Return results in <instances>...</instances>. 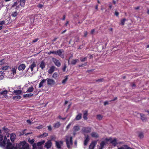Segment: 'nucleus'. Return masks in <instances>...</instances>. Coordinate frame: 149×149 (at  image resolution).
<instances>
[{"label":"nucleus","instance_id":"338daca9","mask_svg":"<svg viewBox=\"0 0 149 149\" xmlns=\"http://www.w3.org/2000/svg\"><path fill=\"white\" fill-rule=\"evenodd\" d=\"M117 97H116L113 99L110 100V102L115 101L116 100H117Z\"/></svg>","mask_w":149,"mask_h":149},{"label":"nucleus","instance_id":"f03ea898","mask_svg":"<svg viewBox=\"0 0 149 149\" xmlns=\"http://www.w3.org/2000/svg\"><path fill=\"white\" fill-rule=\"evenodd\" d=\"M66 142L67 147L69 148H70V145L72 144V137L66 136Z\"/></svg>","mask_w":149,"mask_h":149},{"label":"nucleus","instance_id":"a878e982","mask_svg":"<svg viewBox=\"0 0 149 149\" xmlns=\"http://www.w3.org/2000/svg\"><path fill=\"white\" fill-rule=\"evenodd\" d=\"M33 94H26L23 95V97L24 98H29L30 97L33 96Z\"/></svg>","mask_w":149,"mask_h":149},{"label":"nucleus","instance_id":"13d9d810","mask_svg":"<svg viewBox=\"0 0 149 149\" xmlns=\"http://www.w3.org/2000/svg\"><path fill=\"white\" fill-rule=\"evenodd\" d=\"M17 2H15L14 3L12 6V7H14L15 6H17Z\"/></svg>","mask_w":149,"mask_h":149},{"label":"nucleus","instance_id":"774afa93","mask_svg":"<svg viewBox=\"0 0 149 149\" xmlns=\"http://www.w3.org/2000/svg\"><path fill=\"white\" fill-rule=\"evenodd\" d=\"M95 32V29H93L91 30V34H93Z\"/></svg>","mask_w":149,"mask_h":149},{"label":"nucleus","instance_id":"0e129e2a","mask_svg":"<svg viewBox=\"0 0 149 149\" xmlns=\"http://www.w3.org/2000/svg\"><path fill=\"white\" fill-rule=\"evenodd\" d=\"M88 34V32L87 31H85L84 32V36L85 37H86L87 35Z\"/></svg>","mask_w":149,"mask_h":149},{"label":"nucleus","instance_id":"423d86ee","mask_svg":"<svg viewBox=\"0 0 149 149\" xmlns=\"http://www.w3.org/2000/svg\"><path fill=\"white\" fill-rule=\"evenodd\" d=\"M63 52V49H60L56 51V55H58L60 57L63 58L64 57L63 55H62Z\"/></svg>","mask_w":149,"mask_h":149},{"label":"nucleus","instance_id":"c03bdc74","mask_svg":"<svg viewBox=\"0 0 149 149\" xmlns=\"http://www.w3.org/2000/svg\"><path fill=\"white\" fill-rule=\"evenodd\" d=\"M87 62H86L85 63H84L83 64H82L79 65H78V67L79 68L82 67H84V66H85L87 65Z\"/></svg>","mask_w":149,"mask_h":149},{"label":"nucleus","instance_id":"79ce46f5","mask_svg":"<svg viewBox=\"0 0 149 149\" xmlns=\"http://www.w3.org/2000/svg\"><path fill=\"white\" fill-rule=\"evenodd\" d=\"M58 76V74L57 72H55L54 73L53 75H52V77L53 78H54V79H56L57 77Z\"/></svg>","mask_w":149,"mask_h":149},{"label":"nucleus","instance_id":"7c9ffc66","mask_svg":"<svg viewBox=\"0 0 149 149\" xmlns=\"http://www.w3.org/2000/svg\"><path fill=\"white\" fill-rule=\"evenodd\" d=\"M103 116L100 114L98 115L97 116V119L99 120H101L102 119Z\"/></svg>","mask_w":149,"mask_h":149},{"label":"nucleus","instance_id":"2f4dec72","mask_svg":"<svg viewBox=\"0 0 149 149\" xmlns=\"http://www.w3.org/2000/svg\"><path fill=\"white\" fill-rule=\"evenodd\" d=\"M126 20V19L125 18H124L123 19H121L120 20V24L122 25H124L125 24V22Z\"/></svg>","mask_w":149,"mask_h":149},{"label":"nucleus","instance_id":"58836bf2","mask_svg":"<svg viewBox=\"0 0 149 149\" xmlns=\"http://www.w3.org/2000/svg\"><path fill=\"white\" fill-rule=\"evenodd\" d=\"M4 77V74L3 72H0V80L2 79Z\"/></svg>","mask_w":149,"mask_h":149},{"label":"nucleus","instance_id":"4be33fe9","mask_svg":"<svg viewBox=\"0 0 149 149\" xmlns=\"http://www.w3.org/2000/svg\"><path fill=\"white\" fill-rule=\"evenodd\" d=\"M91 136L93 137L97 138L99 137V135L97 133L94 132H93L91 133Z\"/></svg>","mask_w":149,"mask_h":149},{"label":"nucleus","instance_id":"9b49d317","mask_svg":"<svg viewBox=\"0 0 149 149\" xmlns=\"http://www.w3.org/2000/svg\"><path fill=\"white\" fill-rule=\"evenodd\" d=\"M107 143L106 142L102 141L100 144V146H98V149H102L106 145Z\"/></svg>","mask_w":149,"mask_h":149},{"label":"nucleus","instance_id":"052dcab7","mask_svg":"<svg viewBox=\"0 0 149 149\" xmlns=\"http://www.w3.org/2000/svg\"><path fill=\"white\" fill-rule=\"evenodd\" d=\"M109 104L108 101H106L104 102V105L105 106L108 105Z\"/></svg>","mask_w":149,"mask_h":149},{"label":"nucleus","instance_id":"f257e3e1","mask_svg":"<svg viewBox=\"0 0 149 149\" xmlns=\"http://www.w3.org/2000/svg\"><path fill=\"white\" fill-rule=\"evenodd\" d=\"M3 136L0 134V146L4 147L7 144L6 149H29V145L25 141H23L18 144H16V146L10 142V140L7 139L6 136L4 137L3 140Z\"/></svg>","mask_w":149,"mask_h":149},{"label":"nucleus","instance_id":"a18cd8bd","mask_svg":"<svg viewBox=\"0 0 149 149\" xmlns=\"http://www.w3.org/2000/svg\"><path fill=\"white\" fill-rule=\"evenodd\" d=\"M3 129L4 130L5 132L6 133H8L9 131V129H8L6 127H4L3 128Z\"/></svg>","mask_w":149,"mask_h":149},{"label":"nucleus","instance_id":"6e6552de","mask_svg":"<svg viewBox=\"0 0 149 149\" xmlns=\"http://www.w3.org/2000/svg\"><path fill=\"white\" fill-rule=\"evenodd\" d=\"M91 129L90 127H84L82 129L83 132L86 133H89L91 132Z\"/></svg>","mask_w":149,"mask_h":149},{"label":"nucleus","instance_id":"37998d69","mask_svg":"<svg viewBox=\"0 0 149 149\" xmlns=\"http://www.w3.org/2000/svg\"><path fill=\"white\" fill-rule=\"evenodd\" d=\"M60 125V124L59 122H58L56 123L54 125V127L55 128H58Z\"/></svg>","mask_w":149,"mask_h":149},{"label":"nucleus","instance_id":"aec40b11","mask_svg":"<svg viewBox=\"0 0 149 149\" xmlns=\"http://www.w3.org/2000/svg\"><path fill=\"white\" fill-rule=\"evenodd\" d=\"M17 69V67L16 66H12L11 71H12V73L14 74L16 73V70Z\"/></svg>","mask_w":149,"mask_h":149},{"label":"nucleus","instance_id":"4468645a","mask_svg":"<svg viewBox=\"0 0 149 149\" xmlns=\"http://www.w3.org/2000/svg\"><path fill=\"white\" fill-rule=\"evenodd\" d=\"M140 115L141 116V119L143 121H146L147 120V118L144 114L140 113Z\"/></svg>","mask_w":149,"mask_h":149},{"label":"nucleus","instance_id":"09e8293b","mask_svg":"<svg viewBox=\"0 0 149 149\" xmlns=\"http://www.w3.org/2000/svg\"><path fill=\"white\" fill-rule=\"evenodd\" d=\"M103 79L101 78L97 80H96L95 81L97 82H102L103 81Z\"/></svg>","mask_w":149,"mask_h":149},{"label":"nucleus","instance_id":"c9c22d12","mask_svg":"<svg viewBox=\"0 0 149 149\" xmlns=\"http://www.w3.org/2000/svg\"><path fill=\"white\" fill-rule=\"evenodd\" d=\"M18 13L16 11L13 12L11 14V16L13 17H15L17 15Z\"/></svg>","mask_w":149,"mask_h":149},{"label":"nucleus","instance_id":"bf43d9fd","mask_svg":"<svg viewBox=\"0 0 149 149\" xmlns=\"http://www.w3.org/2000/svg\"><path fill=\"white\" fill-rule=\"evenodd\" d=\"M38 40H39L38 38H36L35 39L33 40V41H32V42L33 43L36 42H37Z\"/></svg>","mask_w":149,"mask_h":149},{"label":"nucleus","instance_id":"a211bd4d","mask_svg":"<svg viewBox=\"0 0 149 149\" xmlns=\"http://www.w3.org/2000/svg\"><path fill=\"white\" fill-rule=\"evenodd\" d=\"M37 145L36 143H34L33 145L32 149H43L42 147V146H38L37 147Z\"/></svg>","mask_w":149,"mask_h":149},{"label":"nucleus","instance_id":"9d476101","mask_svg":"<svg viewBox=\"0 0 149 149\" xmlns=\"http://www.w3.org/2000/svg\"><path fill=\"white\" fill-rule=\"evenodd\" d=\"M97 142L95 141H92L89 146V149H94L96 144Z\"/></svg>","mask_w":149,"mask_h":149},{"label":"nucleus","instance_id":"8fccbe9b","mask_svg":"<svg viewBox=\"0 0 149 149\" xmlns=\"http://www.w3.org/2000/svg\"><path fill=\"white\" fill-rule=\"evenodd\" d=\"M4 59H3L0 61V65H2L4 63Z\"/></svg>","mask_w":149,"mask_h":149},{"label":"nucleus","instance_id":"7ed1b4c3","mask_svg":"<svg viewBox=\"0 0 149 149\" xmlns=\"http://www.w3.org/2000/svg\"><path fill=\"white\" fill-rule=\"evenodd\" d=\"M105 141L106 142L109 141L110 143L112 144L114 146H116L118 144V143L117 141V139L116 138H114L113 140H112L111 138L109 139L106 138L105 139Z\"/></svg>","mask_w":149,"mask_h":149},{"label":"nucleus","instance_id":"c756f323","mask_svg":"<svg viewBox=\"0 0 149 149\" xmlns=\"http://www.w3.org/2000/svg\"><path fill=\"white\" fill-rule=\"evenodd\" d=\"M10 68V67L9 66H3L1 68V69L5 71L8 69V68Z\"/></svg>","mask_w":149,"mask_h":149},{"label":"nucleus","instance_id":"6e6d98bb","mask_svg":"<svg viewBox=\"0 0 149 149\" xmlns=\"http://www.w3.org/2000/svg\"><path fill=\"white\" fill-rule=\"evenodd\" d=\"M71 124V123H70L66 127L67 130H68L70 128Z\"/></svg>","mask_w":149,"mask_h":149},{"label":"nucleus","instance_id":"ddd939ff","mask_svg":"<svg viewBox=\"0 0 149 149\" xmlns=\"http://www.w3.org/2000/svg\"><path fill=\"white\" fill-rule=\"evenodd\" d=\"M26 66L24 64H22L20 65L18 67V69L19 70L23 71L25 69Z\"/></svg>","mask_w":149,"mask_h":149},{"label":"nucleus","instance_id":"69168bd1","mask_svg":"<svg viewBox=\"0 0 149 149\" xmlns=\"http://www.w3.org/2000/svg\"><path fill=\"white\" fill-rule=\"evenodd\" d=\"M42 126L40 125V126L37 127L36 128L38 129H40L42 128Z\"/></svg>","mask_w":149,"mask_h":149},{"label":"nucleus","instance_id":"39448f33","mask_svg":"<svg viewBox=\"0 0 149 149\" xmlns=\"http://www.w3.org/2000/svg\"><path fill=\"white\" fill-rule=\"evenodd\" d=\"M85 139L84 141V145L85 146H86L88 142L90 139L88 135L84 134Z\"/></svg>","mask_w":149,"mask_h":149},{"label":"nucleus","instance_id":"e433bc0d","mask_svg":"<svg viewBox=\"0 0 149 149\" xmlns=\"http://www.w3.org/2000/svg\"><path fill=\"white\" fill-rule=\"evenodd\" d=\"M48 135V133L46 132L42 134L40 136L41 137H43L45 136H47Z\"/></svg>","mask_w":149,"mask_h":149},{"label":"nucleus","instance_id":"473e14b6","mask_svg":"<svg viewBox=\"0 0 149 149\" xmlns=\"http://www.w3.org/2000/svg\"><path fill=\"white\" fill-rule=\"evenodd\" d=\"M68 79V76H66L65 77V78L62 81V83L63 84H65L67 81Z\"/></svg>","mask_w":149,"mask_h":149},{"label":"nucleus","instance_id":"cd10ccee","mask_svg":"<svg viewBox=\"0 0 149 149\" xmlns=\"http://www.w3.org/2000/svg\"><path fill=\"white\" fill-rule=\"evenodd\" d=\"M26 0H20V4L22 6L24 7V6Z\"/></svg>","mask_w":149,"mask_h":149},{"label":"nucleus","instance_id":"f3484780","mask_svg":"<svg viewBox=\"0 0 149 149\" xmlns=\"http://www.w3.org/2000/svg\"><path fill=\"white\" fill-rule=\"evenodd\" d=\"M16 135L15 134L12 133L10 135V139L12 142H13L16 138Z\"/></svg>","mask_w":149,"mask_h":149},{"label":"nucleus","instance_id":"72a5a7b5","mask_svg":"<svg viewBox=\"0 0 149 149\" xmlns=\"http://www.w3.org/2000/svg\"><path fill=\"white\" fill-rule=\"evenodd\" d=\"M74 131L76 132L80 130V128L78 126H74L73 127Z\"/></svg>","mask_w":149,"mask_h":149},{"label":"nucleus","instance_id":"20e7f679","mask_svg":"<svg viewBox=\"0 0 149 149\" xmlns=\"http://www.w3.org/2000/svg\"><path fill=\"white\" fill-rule=\"evenodd\" d=\"M52 60L55 65H56V66L59 67L61 66V63L59 60L56 59L55 58H52Z\"/></svg>","mask_w":149,"mask_h":149},{"label":"nucleus","instance_id":"6ab92c4d","mask_svg":"<svg viewBox=\"0 0 149 149\" xmlns=\"http://www.w3.org/2000/svg\"><path fill=\"white\" fill-rule=\"evenodd\" d=\"M88 115V111L86 110L84 111L83 115V118L84 120H86L88 119L87 116Z\"/></svg>","mask_w":149,"mask_h":149},{"label":"nucleus","instance_id":"e2e57ef3","mask_svg":"<svg viewBox=\"0 0 149 149\" xmlns=\"http://www.w3.org/2000/svg\"><path fill=\"white\" fill-rule=\"evenodd\" d=\"M48 130L50 131H51L52 130V128L50 125H49L48 126Z\"/></svg>","mask_w":149,"mask_h":149},{"label":"nucleus","instance_id":"864d4df0","mask_svg":"<svg viewBox=\"0 0 149 149\" xmlns=\"http://www.w3.org/2000/svg\"><path fill=\"white\" fill-rule=\"evenodd\" d=\"M43 4H39L37 6V7L38 8H41L43 7Z\"/></svg>","mask_w":149,"mask_h":149},{"label":"nucleus","instance_id":"393cba45","mask_svg":"<svg viewBox=\"0 0 149 149\" xmlns=\"http://www.w3.org/2000/svg\"><path fill=\"white\" fill-rule=\"evenodd\" d=\"M79 61L78 59H73L71 61V63L72 65H74L76 64L77 62Z\"/></svg>","mask_w":149,"mask_h":149},{"label":"nucleus","instance_id":"a19ab883","mask_svg":"<svg viewBox=\"0 0 149 149\" xmlns=\"http://www.w3.org/2000/svg\"><path fill=\"white\" fill-rule=\"evenodd\" d=\"M139 136L140 139H142L144 137V135L142 132H140L139 133Z\"/></svg>","mask_w":149,"mask_h":149},{"label":"nucleus","instance_id":"4c0bfd02","mask_svg":"<svg viewBox=\"0 0 149 149\" xmlns=\"http://www.w3.org/2000/svg\"><path fill=\"white\" fill-rule=\"evenodd\" d=\"M28 140V142L31 144H33L35 141L33 139H31L30 138H29Z\"/></svg>","mask_w":149,"mask_h":149},{"label":"nucleus","instance_id":"5701e85b","mask_svg":"<svg viewBox=\"0 0 149 149\" xmlns=\"http://www.w3.org/2000/svg\"><path fill=\"white\" fill-rule=\"evenodd\" d=\"M45 64L44 61H42L41 62L40 67L42 69H43L45 67Z\"/></svg>","mask_w":149,"mask_h":149},{"label":"nucleus","instance_id":"bb28decb","mask_svg":"<svg viewBox=\"0 0 149 149\" xmlns=\"http://www.w3.org/2000/svg\"><path fill=\"white\" fill-rule=\"evenodd\" d=\"M45 141L44 140H42L40 142H38L36 145L37 146H42L41 145L44 144L45 142Z\"/></svg>","mask_w":149,"mask_h":149},{"label":"nucleus","instance_id":"412c9836","mask_svg":"<svg viewBox=\"0 0 149 149\" xmlns=\"http://www.w3.org/2000/svg\"><path fill=\"white\" fill-rule=\"evenodd\" d=\"M46 79H43L40 82L39 85V87L41 88L43 86L44 83H45Z\"/></svg>","mask_w":149,"mask_h":149},{"label":"nucleus","instance_id":"603ef678","mask_svg":"<svg viewBox=\"0 0 149 149\" xmlns=\"http://www.w3.org/2000/svg\"><path fill=\"white\" fill-rule=\"evenodd\" d=\"M56 54V51H50L48 53L49 54Z\"/></svg>","mask_w":149,"mask_h":149},{"label":"nucleus","instance_id":"0eeeda50","mask_svg":"<svg viewBox=\"0 0 149 149\" xmlns=\"http://www.w3.org/2000/svg\"><path fill=\"white\" fill-rule=\"evenodd\" d=\"M47 84L50 86H52L55 84V81L52 79H47Z\"/></svg>","mask_w":149,"mask_h":149},{"label":"nucleus","instance_id":"ea45409f","mask_svg":"<svg viewBox=\"0 0 149 149\" xmlns=\"http://www.w3.org/2000/svg\"><path fill=\"white\" fill-rule=\"evenodd\" d=\"M22 91L21 90H15L13 91V93H22Z\"/></svg>","mask_w":149,"mask_h":149},{"label":"nucleus","instance_id":"f8f14e48","mask_svg":"<svg viewBox=\"0 0 149 149\" xmlns=\"http://www.w3.org/2000/svg\"><path fill=\"white\" fill-rule=\"evenodd\" d=\"M36 66V64L35 61H33L29 66V68L31 69V71L32 72L33 70V68Z\"/></svg>","mask_w":149,"mask_h":149},{"label":"nucleus","instance_id":"5fc2aeb1","mask_svg":"<svg viewBox=\"0 0 149 149\" xmlns=\"http://www.w3.org/2000/svg\"><path fill=\"white\" fill-rule=\"evenodd\" d=\"M8 92V91L6 90H3L0 93H7Z\"/></svg>","mask_w":149,"mask_h":149},{"label":"nucleus","instance_id":"2eb2a0df","mask_svg":"<svg viewBox=\"0 0 149 149\" xmlns=\"http://www.w3.org/2000/svg\"><path fill=\"white\" fill-rule=\"evenodd\" d=\"M60 144L62 145L63 144V141H60L59 142L56 141V146L58 149H61V146Z\"/></svg>","mask_w":149,"mask_h":149},{"label":"nucleus","instance_id":"1a4fd4ad","mask_svg":"<svg viewBox=\"0 0 149 149\" xmlns=\"http://www.w3.org/2000/svg\"><path fill=\"white\" fill-rule=\"evenodd\" d=\"M52 144L51 141L49 140L45 143V147L47 149H49L51 147Z\"/></svg>","mask_w":149,"mask_h":149},{"label":"nucleus","instance_id":"dca6fc26","mask_svg":"<svg viewBox=\"0 0 149 149\" xmlns=\"http://www.w3.org/2000/svg\"><path fill=\"white\" fill-rule=\"evenodd\" d=\"M55 68V67L54 66H52L48 70L49 73L52 74L54 71Z\"/></svg>","mask_w":149,"mask_h":149},{"label":"nucleus","instance_id":"3c124183","mask_svg":"<svg viewBox=\"0 0 149 149\" xmlns=\"http://www.w3.org/2000/svg\"><path fill=\"white\" fill-rule=\"evenodd\" d=\"M67 68V66L65 64H64V66L62 68V70L63 72H65V71L66 69Z\"/></svg>","mask_w":149,"mask_h":149},{"label":"nucleus","instance_id":"c85d7f7f","mask_svg":"<svg viewBox=\"0 0 149 149\" xmlns=\"http://www.w3.org/2000/svg\"><path fill=\"white\" fill-rule=\"evenodd\" d=\"M33 90V87L31 86L28 88L27 91H26L27 92L31 93L32 92Z\"/></svg>","mask_w":149,"mask_h":149},{"label":"nucleus","instance_id":"b1692460","mask_svg":"<svg viewBox=\"0 0 149 149\" xmlns=\"http://www.w3.org/2000/svg\"><path fill=\"white\" fill-rule=\"evenodd\" d=\"M82 114L81 113H79L77 115L75 118V119L77 120H79L81 119V118Z\"/></svg>","mask_w":149,"mask_h":149},{"label":"nucleus","instance_id":"f704fd0d","mask_svg":"<svg viewBox=\"0 0 149 149\" xmlns=\"http://www.w3.org/2000/svg\"><path fill=\"white\" fill-rule=\"evenodd\" d=\"M21 98V96L19 95H17L13 97V99L14 100H18L20 99Z\"/></svg>","mask_w":149,"mask_h":149},{"label":"nucleus","instance_id":"49530a36","mask_svg":"<svg viewBox=\"0 0 149 149\" xmlns=\"http://www.w3.org/2000/svg\"><path fill=\"white\" fill-rule=\"evenodd\" d=\"M87 57H85L84 58H80V61L81 62H84L87 60Z\"/></svg>","mask_w":149,"mask_h":149},{"label":"nucleus","instance_id":"de8ad7c7","mask_svg":"<svg viewBox=\"0 0 149 149\" xmlns=\"http://www.w3.org/2000/svg\"><path fill=\"white\" fill-rule=\"evenodd\" d=\"M7 94H0L1 96H2L3 97L8 98V96L7 95Z\"/></svg>","mask_w":149,"mask_h":149},{"label":"nucleus","instance_id":"4d7b16f0","mask_svg":"<svg viewBox=\"0 0 149 149\" xmlns=\"http://www.w3.org/2000/svg\"><path fill=\"white\" fill-rule=\"evenodd\" d=\"M131 87L133 88H134L136 87V85L134 83H132V84L131 85Z\"/></svg>","mask_w":149,"mask_h":149},{"label":"nucleus","instance_id":"680f3d73","mask_svg":"<svg viewBox=\"0 0 149 149\" xmlns=\"http://www.w3.org/2000/svg\"><path fill=\"white\" fill-rule=\"evenodd\" d=\"M5 23V22L4 21H0V24L2 25L4 24Z\"/></svg>","mask_w":149,"mask_h":149}]
</instances>
